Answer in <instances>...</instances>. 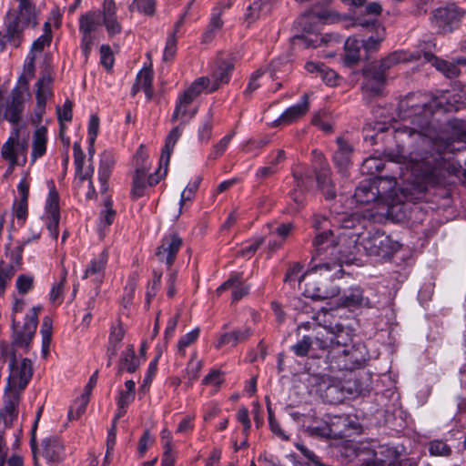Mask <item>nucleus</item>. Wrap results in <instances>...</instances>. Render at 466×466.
<instances>
[{"label":"nucleus","mask_w":466,"mask_h":466,"mask_svg":"<svg viewBox=\"0 0 466 466\" xmlns=\"http://www.w3.org/2000/svg\"><path fill=\"white\" fill-rule=\"evenodd\" d=\"M455 106L442 107L441 100L436 98L415 101V96H410L400 103V116L407 125L396 124L391 128L398 143L396 154L390 155V160L404 166L410 176L405 177L410 181L411 189L423 193L427 183L434 175L435 170L441 167L443 150L447 145L441 143L433 124V115L437 110H458ZM378 132L389 131L390 127L376 123Z\"/></svg>","instance_id":"f257e3e1"},{"label":"nucleus","mask_w":466,"mask_h":466,"mask_svg":"<svg viewBox=\"0 0 466 466\" xmlns=\"http://www.w3.org/2000/svg\"><path fill=\"white\" fill-rule=\"evenodd\" d=\"M355 227L348 232L342 231L338 235L339 253L366 254L368 256L390 258L399 248V243L393 241L385 233L376 230L374 232L362 231L363 226L356 217Z\"/></svg>","instance_id":"f03ea898"},{"label":"nucleus","mask_w":466,"mask_h":466,"mask_svg":"<svg viewBox=\"0 0 466 466\" xmlns=\"http://www.w3.org/2000/svg\"><path fill=\"white\" fill-rule=\"evenodd\" d=\"M330 212L336 213L331 218L320 215H316L313 218V228L316 230L313 245L317 256L328 252L329 249H331L329 254L333 255L337 246L339 248H342V245L339 244L338 236L335 237L333 228H341V232H348L351 228L355 227V222L357 221L355 215L349 214L346 210L339 211L335 204L330 207Z\"/></svg>","instance_id":"7ed1b4c3"},{"label":"nucleus","mask_w":466,"mask_h":466,"mask_svg":"<svg viewBox=\"0 0 466 466\" xmlns=\"http://www.w3.org/2000/svg\"><path fill=\"white\" fill-rule=\"evenodd\" d=\"M181 133L182 129L177 126L167 135L159 159V168L155 174L147 176V172L149 171L148 165L143 164L141 167H136L131 188V196L133 198L137 199L141 198L145 194L147 186L153 187L158 184L160 179L166 176L171 154Z\"/></svg>","instance_id":"20e7f679"},{"label":"nucleus","mask_w":466,"mask_h":466,"mask_svg":"<svg viewBox=\"0 0 466 466\" xmlns=\"http://www.w3.org/2000/svg\"><path fill=\"white\" fill-rule=\"evenodd\" d=\"M25 307V300L23 299L15 298L13 303V342L15 346L28 350L31 341L36 331L38 324V314L42 310L41 306L33 307L30 311L25 315L24 323L21 325L16 319V314L21 313Z\"/></svg>","instance_id":"39448f33"},{"label":"nucleus","mask_w":466,"mask_h":466,"mask_svg":"<svg viewBox=\"0 0 466 466\" xmlns=\"http://www.w3.org/2000/svg\"><path fill=\"white\" fill-rule=\"evenodd\" d=\"M369 358L366 346L361 343H353L345 349L329 350L326 362L331 371L353 370L362 368Z\"/></svg>","instance_id":"423d86ee"},{"label":"nucleus","mask_w":466,"mask_h":466,"mask_svg":"<svg viewBox=\"0 0 466 466\" xmlns=\"http://www.w3.org/2000/svg\"><path fill=\"white\" fill-rule=\"evenodd\" d=\"M209 82L208 77H199L178 96L171 118L173 122L179 120L181 125H185L196 116L198 108L193 106L192 103L208 88Z\"/></svg>","instance_id":"0eeeda50"},{"label":"nucleus","mask_w":466,"mask_h":466,"mask_svg":"<svg viewBox=\"0 0 466 466\" xmlns=\"http://www.w3.org/2000/svg\"><path fill=\"white\" fill-rule=\"evenodd\" d=\"M466 11L455 3L434 8L430 15L431 25L440 35H449L460 28Z\"/></svg>","instance_id":"6e6552de"},{"label":"nucleus","mask_w":466,"mask_h":466,"mask_svg":"<svg viewBox=\"0 0 466 466\" xmlns=\"http://www.w3.org/2000/svg\"><path fill=\"white\" fill-rule=\"evenodd\" d=\"M351 329L341 324L325 326L316 332L315 344L319 350H341L352 345Z\"/></svg>","instance_id":"1a4fd4ad"},{"label":"nucleus","mask_w":466,"mask_h":466,"mask_svg":"<svg viewBox=\"0 0 466 466\" xmlns=\"http://www.w3.org/2000/svg\"><path fill=\"white\" fill-rule=\"evenodd\" d=\"M7 356L10 358L7 384L10 387L25 390L33 375L31 360L26 358L17 359L13 349L5 346L2 349L1 358Z\"/></svg>","instance_id":"9d476101"},{"label":"nucleus","mask_w":466,"mask_h":466,"mask_svg":"<svg viewBox=\"0 0 466 466\" xmlns=\"http://www.w3.org/2000/svg\"><path fill=\"white\" fill-rule=\"evenodd\" d=\"M358 456L365 466H396L400 453L389 445H379L376 449L363 446Z\"/></svg>","instance_id":"9b49d317"},{"label":"nucleus","mask_w":466,"mask_h":466,"mask_svg":"<svg viewBox=\"0 0 466 466\" xmlns=\"http://www.w3.org/2000/svg\"><path fill=\"white\" fill-rule=\"evenodd\" d=\"M381 12L382 7L380 4L379 2H371L363 10L353 11L345 27L360 26L369 32H373L374 29L379 27H384L378 20Z\"/></svg>","instance_id":"f8f14e48"},{"label":"nucleus","mask_w":466,"mask_h":466,"mask_svg":"<svg viewBox=\"0 0 466 466\" xmlns=\"http://www.w3.org/2000/svg\"><path fill=\"white\" fill-rule=\"evenodd\" d=\"M354 426L347 415H328L321 426L314 427L311 432L329 439H339L347 435L350 429Z\"/></svg>","instance_id":"ddd939ff"},{"label":"nucleus","mask_w":466,"mask_h":466,"mask_svg":"<svg viewBox=\"0 0 466 466\" xmlns=\"http://www.w3.org/2000/svg\"><path fill=\"white\" fill-rule=\"evenodd\" d=\"M385 182L389 184L390 188L395 184L392 178H383L381 177H376L360 182L355 189L353 199L359 204H370L375 201L378 198L385 194L384 189L381 190L380 188V184Z\"/></svg>","instance_id":"4468645a"},{"label":"nucleus","mask_w":466,"mask_h":466,"mask_svg":"<svg viewBox=\"0 0 466 466\" xmlns=\"http://www.w3.org/2000/svg\"><path fill=\"white\" fill-rule=\"evenodd\" d=\"M48 196L46 201L45 213L42 217L50 236L54 239L58 238V224L60 220L59 196L53 181H48Z\"/></svg>","instance_id":"2eb2a0df"},{"label":"nucleus","mask_w":466,"mask_h":466,"mask_svg":"<svg viewBox=\"0 0 466 466\" xmlns=\"http://www.w3.org/2000/svg\"><path fill=\"white\" fill-rule=\"evenodd\" d=\"M20 82H23L21 86L13 88L11 99L7 102L4 114L5 118L13 124L19 123L24 110V103L30 96L28 81L24 77H20Z\"/></svg>","instance_id":"dca6fc26"},{"label":"nucleus","mask_w":466,"mask_h":466,"mask_svg":"<svg viewBox=\"0 0 466 466\" xmlns=\"http://www.w3.org/2000/svg\"><path fill=\"white\" fill-rule=\"evenodd\" d=\"M182 245L183 240L177 234L165 235L155 253L157 261L170 268L174 264Z\"/></svg>","instance_id":"f3484780"},{"label":"nucleus","mask_w":466,"mask_h":466,"mask_svg":"<svg viewBox=\"0 0 466 466\" xmlns=\"http://www.w3.org/2000/svg\"><path fill=\"white\" fill-rule=\"evenodd\" d=\"M363 77L361 88L366 96L374 97L381 94L386 82L384 73L370 65L363 69Z\"/></svg>","instance_id":"a211bd4d"},{"label":"nucleus","mask_w":466,"mask_h":466,"mask_svg":"<svg viewBox=\"0 0 466 466\" xmlns=\"http://www.w3.org/2000/svg\"><path fill=\"white\" fill-rule=\"evenodd\" d=\"M339 266L335 260L331 262H319L314 264L306 273L299 275L302 268L299 264H294L286 273L285 281L289 283L298 281L299 289H302L303 282L311 278L312 275H317L319 271H331Z\"/></svg>","instance_id":"6ab92c4d"},{"label":"nucleus","mask_w":466,"mask_h":466,"mask_svg":"<svg viewBox=\"0 0 466 466\" xmlns=\"http://www.w3.org/2000/svg\"><path fill=\"white\" fill-rule=\"evenodd\" d=\"M24 28L11 18L5 21L0 30V49L3 51L8 47L17 48L23 42Z\"/></svg>","instance_id":"aec40b11"},{"label":"nucleus","mask_w":466,"mask_h":466,"mask_svg":"<svg viewBox=\"0 0 466 466\" xmlns=\"http://www.w3.org/2000/svg\"><path fill=\"white\" fill-rule=\"evenodd\" d=\"M319 166L316 170V179L319 187L324 194L326 199H333L336 197L334 184L331 179V171L329 164L323 162V156L320 152L313 151Z\"/></svg>","instance_id":"412c9836"},{"label":"nucleus","mask_w":466,"mask_h":466,"mask_svg":"<svg viewBox=\"0 0 466 466\" xmlns=\"http://www.w3.org/2000/svg\"><path fill=\"white\" fill-rule=\"evenodd\" d=\"M268 229V235L269 237L268 242V248L269 252H274L280 248L294 229V225L290 222L288 223H269L267 225Z\"/></svg>","instance_id":"4be33fe9"},{"label":"nucleus","mask_w":466,"mask_h":466,"mask_svg":"<svg viewBox=\"0 0 466 466\" xmlns=\"http://www.w3.org/2000/svg\"><path fill=\"white\" fill-rule=\"evenodd\" d=\"M303 294L312 299L323 300L333 298L339 294V289L336 286H320L316 280V275H312L302 284Z\"/></svg>","instance_id":"5701e85b"},{"label":"nucleus","mask_w":466,"mask_h":466,"mask_svg":"<svg viewBox=\"0 0 466 466\" xmlns=\"http://www.w3.org/2000/svg\"><path fill=\"white\" fill-rule=\"evenodd\" d=\"M340 305L343 307L353 308H373L380 304L369 295H364L363 290L358 287L350 288L340 299Z\"/></svg>","instance_id":"b1692460"},{"label":"nucleus","mask_w":466,"mask_h":466,"mask_svg":"<svg viewBox=\"0 0 466 466\" xmlns=\"http://www.w3.org/2000/svg\"><path fill=\"white\" fill-rule=\"evenodd\" d=\"M52 85L53 77L48 72L44 73L35 84L36 112L39 116L45 112L47 100L53 96Z\"/></svg>","instance_id":"393cba45"},{"label":"nucleus","mask_w":466,"mask_h":466,"mask_svg":"<svg viewBox=\"0 0 466 466\" xmlns=\"http://www.w3.org/2000/svg\"><path fill=\"white\" fill-rule=\"evenodd\" d=\"M42 455L49 463H58L65 458V449L60 439L56 435L46 437L42 441Z\"/></svg>","instance_id":"a878e982"},{"label":"nucleus","mask_w":466,"mask_h":466,"mask_svg":"<svg viewBox=\"0 0 466 466\" xmlns=\"http://www.w3.org/2000/svg\"><path fill=\"white\" fill-rule=\"evenodd\" d=\"M107 260L108 254L104 250L98 256L90 260L85 269L83 278L89 279L96 284H100L104 279Z\"/></svg>","instance_id":"bb28decb"},{"label":"nucleus","mask_w":466,"mask_h":466,"mask_svg":"<svg viewBox=\"0 0 466 466\" xmlns=\"http://www.w3.org/2000/svg\"><path fill=\"white\" fill-rule=\"evenodd\" d=\"M242 279V275L239 273L231 275L228 280L217 289V293L220 294L224 290L230 289L233 301L241 299L248 294L250 289L249 285L245 283Z\"/></svg>","instance_id":"cd10ccee"},{"label":"nucleus","mask_w":466,"mask_h":466,"mask_svg":"<svg viewBox=\"0 0 466 466\" xmlns=\"http://www.w3.org/2000/svg\"><path fill=\"white\" fill-rule=\"evenodd\" d=\"M309 108V96L304 94L300 102L287 108L280 116L275 120V125H289L302 117Z\"/></svg>","instance_id":"c85d7f7f"},{"label":"nucleus","mask_w":466,"mask_h":466,"mask_svg":"<svg viewBox=\"0 0 466 466\" xmlns=\"http://www.w3.org/2000/svg\"><path fill=\"white\" fill-rule=\"evenodd\" d=\"M102 16L103 24L110 36L121 33L122 26L116 17V6L114 0H104Z\"/></svg>","instance_id":"c756f323"},{"label":"nucleus","mask_w":466,"mask_h":466,"mask_svg":"<svg viewBox=\"0 0 466 466\" xmlns=\"http://www.w3.org/2000/svg\"><path fill=\"white\" fill-rule=\"evenodd\" d=\"M330 14L327 11L320 13H306L301 15L296 21L298 27L305 32L312 33L319 28V24L328 23L330 20Z\"/></svg>","instance_id":"7c9ffc66"},{"label":"nucleus","mask_w":466,"mask_h":466,"mask_svg":"<svg viewBox=\"0 0 466 466\" xmlns=\"http://www.w3.org/2000/svg\"><path fill=\"white\" fill-rule=\"evenodd\" d=\"M338 150L333 155V162L339 172H345L351 164L353 148L344 138L337 139Z\"/></svg>","instance_id":"2f4dec72"},{"label":"nucleus","mask_w":466,"mask_h":466,"mask_svg":"<svg viewBox=\"0 0 466 466\" xmlns=\"http://www.w3.org/2000/svg\"><path fill=\"white\" fill-rule=\"evenodd\" d=\"M420 54L413 55L406 51H395L390 54L388 56L382 58L380 61L379 65L373 66H376L377 70H380L385 74L387 70L400 63H405L410 60H417L420 58Z\"/></svg>","instance_id":"473e14b6"},{"label":"nucleus","mask_w":466,"mask_h":466,"mask_svg":"<svg viewBox=\"0 0 466 466\" xmlns=\"http://www.w3.org/2000/svg\"><path fill=\"white\" fill-rule=\"evenodd\" d=\"M233 68L234 65L230 59H218L216 62V68L212 73V78L215 84L208 89V92L215 91L220 84L228 83L230 79Z\"/></svg>","instance_id":"72a5a7b5"},{"label":"nucleus","mask_w":466,"mask_h":466,"mask_svg":"<svg viewBox=\"0 0 466 466\" xmlns=\"http://www.w3.org/2000/svg\"><path fill=\"white\" fill-rule=\"evenodd\" d=\"M116 162L115 155L112 151L105 150L100 157V165L98 168V179L101 184L100 189L106 192L107 189V180L110 177L112 169Z\"/></svg>","instance_id":"f704fd0d"},{"label":"nucleus","mask_w":466,"mask_h":466,"mask_svg":"<svg viewBox=\"0 0 466 466\" xmlns=\"http://www.w3.org/2000/svg\"><path fill=\"white\" fill-rule=\"evenodd\" d=\"M14 22H17L24 29L35 27L37 25L36 11L33 2L18 5V14L15 17L11 18Z\"/></svg>","instance_id":"c9c22d12"},{"label":"nucleus","mask_w":466,"mask_h":466,"mask_svg":"<svg viewBox=\"0 0 466 466\" xmlns=\"http://www.w3.org/2000/svg\"><path fill=\"white\" fill-rule=\"evenodd\" d=\"M74 151V163L76 167V176L80 181L92 178L94 167L89 165L84 167L85 154L82 150L79 142H75L73 145Z\"/></svg>","instance_id":"e433bc0d"},{"label":"nucleus","mask_w":466,"mask_h":466,"mask_svg":"<svg viewBox=\"0 0 466 466\" xmlns=\"http://www.w3.org/2000/svg\"><path fill=\"white\" fill-rule=\"evenodd\" d=\"M295 186L290 192V196L295 203L301 205L304 201L305 193L309 191L312 185V178L309 175L294 172Z\"/></svg>","instance_id":"4c0bfd02"},{"label":"nucleus","mask_w":466,"mask_h":466,"mask_svg":"<svg viewBox=\"0 0 466 466\" xmlns=\"http://www.w3.org/2000/svg\"><path fill=\"white\" fill-rule=\"evenodd\" d=\"M422 56L427 62L431 63L438 71H440L449 78L456 77L460 74V69L455 64L442 60L435 56L431 52H423Z\"/></svg>","instance_id":"58836bf2"},{"label":"nucleus","mask_w":466,"mask_h":466,"mask_svg":"<svg viewBox=\"0 0 466 466\" xmlns=\"http://www.w3.org/2000/svg\"><path fill=\"white\" fill-rule=\"evenodd\" d=\"M125 335V329L120 322H117L116 325L111 327L108 345L106 349V354L108 357L107 366H110L112 363V360L116 357L117 350L119 349L120 343Z\"/></svg>","instance_id":"ea45409f"},{"label":"nucleus","mask_w":466,"mask_h":466,"mask_svg":"<svg viewBox=\"0 0 466 466\" xmlns=\"http://www.w3.org/2000/svg\"><path fill=\"white\" fill-rule=\"evenodd\" d=\"M305 68L308 72L316 74V76L321 78L328 86L337 85L338 75L337 73L327 67L322 63L308 62L305 65Z\"/></svg>","instance_id":"a19ab883"},{"label":"nucleus","mask_w":466,"mask_h":466,"mask_svg":"<svg viewBox=\"0 0 466 466\" xmlns=\"http://www.w3.org/2000/svg\"><path fill=\"white\" fill-rule=\"evenodd\" d=\"M251 334L252 330L249 328L227 332L220 336L215 346L217 349L225 345L236 346L238 343L247 340Z\"/></svg>","instance_id":"79ce46f5"},{"label":"nucleus","mask_w":466,"mask_h":466,"mask_svg":"<svg viewBox=\"0 0 466 466\" xmlns=\"http://www.w3.org/2000/svg\"><path fill=\"white\" fill-rule=\"evenodd\" d=\"M47 129L38 127L33 134V145L31 157L33 161L43 157L46 152Z\"/></svg>","instance_id":"37998d69"},{"label":"nucleus","mask_w":466,"mask_h":466,"mask_svg":"<svg viewBox=\"0 0 466 466\" xmlns=\"http://www.w3.org/2000/svg\"><path fill=\"white\" fill-rule=\"evenodd\" d=\"M139 365L140 361L136 357L134 346L128 345L121 354L118 364L119 371L126 370L129 373H133Z\"/></svg>","instance_id":"c03bdc74"},{"label":"nucleus","mask_w":466,"mask_h":466,"mask_svg":"<svg viewBox=\"0 0 466 466\" xmlns=\"http://www.w3.org/2000/svg\"><path fill=\"white\" fill-rule=\"evenodd\" d=\"M101 25V15L96 11H89L79 17L80 33H95Z\"/></svg>","instance_id":"a18cd8bd"},{"label":"nucleus","mask_w":466,"mask_h":466,"mask_svg":"<svg viewBox=\"0 0 466 466\" xmlns=\"http://www.w3.org/2000/svg\"><path fill=\"white\" fill-rule=\"evenodd\" d=\"M345 62L349 65L356 64L360 58V48L362 43H360L355 37H348L345 41Z\"/></svg>","instance_id":"49530a36"},{"label":"nucleus","mask_w":466,"mask_h":466,"mask_svg":"<svg viewBox=\"0 0 466 466\" xmlns=\"http://www.w3.org/2000/svg\"><path fill=\"white\" fill-rule=\"evenodd\" d=\"M24 466L23 458L17 454L8 457V447L6 441L0 432V466Z\"/></svg>","instance_id":"de8ad7c7"},{"label":"nucleus","mask_w":466,"mask_h":466,"mask_svg":"<svg viewBox=\"0 0 466 466\" xmlns=\"http://www.w3.org/2000/svg\"><path fill=\"white\" fill-rule=\"evenodd\" d=\"M23 390H20V388L10 387L7 384L4 398V408L7 409V410H17L20 400V394Z\"/></svg>","instance_id":"09e8293b"},{"label":"nucleus","mask_w":466,"mask_h":466,"mask_svg":"<svg viewBox=\"0 0 466 466\" xmlns=\"http://www.w3.org/2000/svg\"><path fill=\"white\" fill-rule=\"evenodd\" d=\"M373 31L375 32V35H370L367 40L362 42V47L367 53L377 51L385 38V27H379Z\"/></svg>","instance_id":"8fccbe9b"},{"label":"nucleus","mask_w":466,"mask_h":466,"mask_svg":"<svg viewBox=\"0 0 466 466\" xmlns=\"http://www.w3.org/2000/svg\"><path fill=\"white\" fill-rule=\"evenodd\" d=\"M305 42L307 46L309 47H318L322 45H329V43L335 42L339 43L338 35L333 34H326V35H313L305 37Z\"/></svg>","instance_id":"3c124183"},{"label":"nucleus","mask_w":466,"mask_h":466,"mask_svg":"<svg viewBox=\"0 0 466 466\" xmlns=\"http://www.w3.org/2000/svg\"><path fill=\"white\" fill-rule=\"evenodd\" d=\"M130 11H137L144 15L152 16L156 12V0H133Z\"/></svg>","instance_id":"603ef678"},{"label":"nucleus","mask_w":466,"mask_h":466,"mask_svg":"<svg viewBox=\"0 0 466 466\" xmlns=\"http://www.w3.org/2000/svg\"><path fill=\"white\" fill-rule=\"evenodd\" d=\"M2 157L7 160L11 167L17 165L18 163V155L15 150V140L14 137H9L6 142L2 147L1 151Z\"/></svg>","instance_id":"864d4df0"},{"label":"nucleus","mask_w":466,"mask_h":466,"mask_svg":"<svg viewBox=\"0 0 466 466\" xmlns=\"http://www.w3.org/2000/svg\"><path fill=\"white\" fill-rule=\"evenodd\" d=\"M89 401L88 393L82 394L73 404L68 411L69 420H77L86 410Z\"/></svg>","instance_id":"5fc2aeb1"},{"label":"nucleus","mask_w":466,"mask_h":466,"mask_svg":"<svg viewBox=\"0 0 466 466\" xmlns=\"http://www.w3.org/2000/svg\"><path fill=\"white\" fill-rule=\"evenodd\" d=\"M116 211L112 208V200L107 199L105 202V209L101 211L98 222L99 229L109 227L115 218Z\"/></svg>","instance_id":"6e6d98bb"},{"label":"nucleus","mask_w":466,"mask_h":466,"mask_svg":"<svg viewBox=\"0 0 466 466\" xmlns=\"http://www.w3.org/2000/svg\"><path fill=\"white\" fill-rule=\"evenodd\" d=\"M34 288V277L30 274H21L15 280V289L19 295H25Z\"/></svg>","instance_id":"4d7b16f0"},{"label":"nucleus","mask_w":466,"mask_h":466,"mask_svg":"<svg viewBox=\"0 0 466 466\" xmlns=\"http://www.w3.org/2000/svg\"><path fill=\"white\" fill-rule=\"evenodd\" d=\"M384 167L382 159L376 157H370L362 162L361 170L369 175H375Z\"/></svg>","instance_id":"13d9d810"},{"label":"nucleus","mask_w":466,"mask_h":466,"mask_svg":"<svg viewBox=\"0 0 466 466\" xmlns=\"http://www.w3.org/2000/svg\"><path fill=\"white\" fill-rule=\"evenodd\" d=\"M51 41V27L48 22L45 23L44 34L40 35L36 40L34 41L31 46L30 52H41L46 46H48Z\"/></svg>","instance_id":"bf43d9fd"},{"label":"nucleus","mask_w":466,"mask_h":466,"mask_svg":"<svg viewBox=\"0 0 466 466\" xmlns=\"http://www.w3.org/2000/svg\"><path fill=\"white\" fill-rule=\"evenodd\" d=\"M267 3L262 0H258L253 2L247 9L246 13V21L248 24L254 23L257 19H258L261 15L263 6L266 5Z\"/></svg>","instance_id":"052dcab7"},{"label":"nucleus","mask_w":466,"mask_h":466,"mask_svg":"<svg viewBox=\"0 0 466 466\" xmlns=\"http://www.w3.org/2000/svg\"><path fill=\"white\" fill-rule=\"evenodd\" d=\"M201 181L200 177H197L194 181L187 184L185 189L182 191L179 200L180 208L183 207L186 201L193 199Z\"/></svg>","instance_id":"680f3d73"},{"label":"nucleus","mask_w":466,"mask_h":466,"mask_svg":"<svg viewBox=\"0 0 466 466\" xmlns=\"http://www.w3.org/2000/svg\"><path fill=\"white\" fill-rule=\"evenodd\" d=\"M312 344L313 341L311 340L310 337L305 335L302 337L300 340H299L295 345L291 347V350L297 356L305 357L306 355H308Z\"/></svg>","instance_id":"e2e57ef3"},{"label":"nucleus","mask_w":466,"mask_h":466,"mask_svg":"<svg viewBox=\"0 0 466 466\" xmlns=\"http://www.w3.org/2000/svg\"><path fill=\"white\" fill-rule=\"evenodd\" d=\"M429 451L433 456H448L451 450L444 441L434 440L430 442Z\"/></svg>","instance_id":"0e129e2a"},{"label":"nucleus","mask_w":466,"mask_h":466,"mask_svg":"<svg viewBox=\"0 0 466 466\" xmlns=\"http://www.w3.org/2000/svg\"><path fill=\"white\" fill-rule=\"evenodd\" d=\"M234 137V133L227 135L223 137L218 143H217L209 155V158L216 159L220 157L228 148L232 137Z\"/></svg>","instance_id":"69168bd1"},{"label":"nucleus","mask_w":466,"mask_h":466,"mask_svg":"<svg viewBox=\"0 0 466 466\" xmlns=\"http://www.w3.org/2000/svg\"><path fill=\"white\" fill-rule=\"evenodd\" d=\"M212 117V113L209 112L207 119L198 128V139L201 143H208V141L211 137Z\"/></svg>","instance_id":"338daca9"},{"label":"nucleus","mask_w":466,"mask_h":466,"mask_svg":"<svg viewBox=\"0 0 466 466\" xmlns=\"http://www.w3.org/2000/svg\"><path fill=\"white\" fill-rule=\"evenodd\" d=\"M323 397L329 403H337L343 399V392L338 385H329L324 390Z\"/></svg>","instance_id":"774afa93"}]
</instances>
